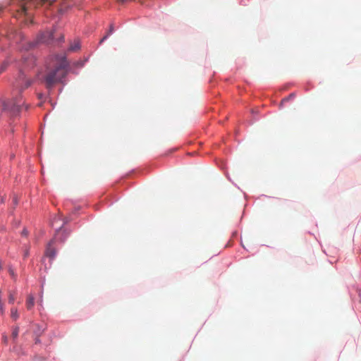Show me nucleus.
Returning <instances> with one entry per match:
<instances>
[{
	"mask_svg": "<svg viewBox=\"0 0 361 361\" xmlns=\"http://www.w3.org/2000/svg\"><path fill=\"white\" fill-rule=\"evenodd\" d=\"M54 68L48 69L44 77L47 88H51L57 82H61L68 71V62L64 56H56L53 61Z\"/></svg>",
	"mask_w": 361,
	"mask_h": 361,
	"instance_id": "obj_1",
	"label": "nucleus"
},
{
	"mask_svg": "<svg viewBox=\"0 0 361 361\" xmlns=\"http://www.w3.org/2000/svg\"><path fill=\"white\" fill-rule=\"evenodd\" d=\"M23 106L25 109H28V105L25 104V102L22 101L21 95L15 98L13 101H5L0 99V111L6 112L11 116L18 115Z\"/></svg>",
	"mask_w": 361,
	"mask_h": 361,
	"instance_id": "obj_2",
	"label": "nucleus"
},
{
	"mask_svg": "<svg viewBox=\"0 0 361 361\" xmlns=\"http://www.w3.org/2000/svg\"><path fill=\"white\" fill-rule=\"evenodd\" d=\"M68 233L66 231L65 229H63L61 227H60L56 232L55 238L47 244L44 255L49 257L51 260H53L56 256V250L54 247V243L56 240L61 242H63L68 236Z\"/></svg>",
	"mask_w": 361,
	"mask_h": 361,
	"instance_id": "obj_3",
	"label": "nucleus"
},
{
	"mask_svg": "<svg viewBox=\"0 0 361 361\" xmlns=\"http://www.w3.org/2000/svg\"><path fill=\"white\" fill-rule=\"evenodd\" d=\"M54 34L51 31L42 32L38 36V41L42 43H49L53 39Z\"/></svg>",
	"mask_w": 361,
	"mask_h": 361,
	"instance_id": "obj_4",
	"label": "nucleus"
},
{
	"mask_svg": "<svg viewBox=\"0 0 361 361\" xmlns=\"http://www.w3.org/2000/svg\"><path fill=\"white\" fill-rule=\"evenodd\" d=\"M35 305V299L34 297L31 295L27 296V300H26V307L27 310H31Z\"/></svg>",
	"mask_w": 361,
	"mask_h": 361,
	"instance_id": "obj_5",
	"label": "nucleus"
},
{
	"mask_svg": "<svg viewBox=\"0 0 361 361\" xmlns=\"http://www.w3.org/2000/svg\"><path fill=\"white\" fill-rule=\"evenodd\" d=\"M80 45L79 41H75L73 44H71L69 47V51H75L80 49Z\"/></svg>",
	"mask_w": 361,
	"mask_h": 361,
	"instance_id": "obj_6",
	"label": "nucleus"
},
{
	"mask_svg": "<svg viewBox=\"0 0 361 361\" xmlns=\"http://www.w3.org/2000/svg\"><path fill=\"white\" fill-rule=\"evenodd\" d=\"M31 84V82L29 80H26L24 84V86H23V84L20 82V81H18V84L16 85L18 88H19L20 90L23 89L27 88L29 87Z\"/></svg>",
	"mask_w": 361,
	"mask_h": 361,
	"instance_id": "obj_7",
	"label": "nucleus"
},
{
	"mask_svg": "<svg viewBox=\"0 0 361 361\" xmlns=\"http://www.w3.org/2000/svg\"><path fill=\"white\" fill-rule=\"evenodd\" d=\"M11 317L13 319L16 320L18 319L19 315L16 308H12L11 310Z\"/></svg>",
	"mask_w": 361,
	"mask_h": 361,
	"instance_id": "obj_8",
	"label": "nucleus"
},
{
	"mask_svg": "<svg viewBox=\"0 0 361 361\" xmlns=\"http://www.w3.org/2000/svg\"><path fill=\"white\" fill-rule=\"evenodd\" d=\"M27 60H28V61H30L31 62V66H34V63H35L34 57L32 56L29 55L27 56V58L24 61V63H25V68L27 67H27L30 66V63H27V61H26Z\"/></svg>",
	"mask_w": 361,
	"mask_h": 361,
	"instance_id": "obj_9",
	"label": "nucleus"
},
{
	"mask_svg": "<svg viewBox=\"0 0 361 361\" xmlns=\"http://www.w3.org/2000/svg\"><path fill=\"white\" fill-rule=\"evenodd\" d=\"M114 30V25H111L108 33L100 40V43H102L105 39H106L109 35H111Z\"/></svg>",
	"mask_w": 361,
	"mask_h": 361,
	"instance_id": "obj_10",
	"label": "nucleus"
},
{
	"mask_svg": "<svg viewBox=\"0 0 361 361\" xmlns=\"http://www.w3.org/2000/svg\"><path fill=\"white\" fill-rule=\"evenodd\" d=\"M18 333H19V328L18 326H16L15 328H13V331H12V338L13 341H15L18 336Z\"/></svg>",
	"mask_w": 361,
	"mask_h": 361,
	"instance_id": "obj_11",
	"label": "nucleus"
},
{
	"mask_svg": "<svg viewBox=\"0 0 361 361\" xmlns=\"http://www.w3.org/2000/svg\"><path fill=\"white\" fill-rule=\"evenodd\" d=\"M16 298V293L15 292H9L8 294V302L9 303H13Z\"/></svg>",
	"mask_w": 361,
	"mask_h": 361,
	"instance_id": "obj_12",
	"label": "nucleus"
},
{
	"mask_svg": "<svg viewBox=\"0 0 361 361\" xmlns=\"http://www.w3.org/2000/svg\"><path fill=\"white\" fill-rule=\"evenodd\" d=\"M68 8V6H66V4H63L61 7L59 9V13L63 14Z\"/></svg>",
	"mask_w": 361,
	"mask_h": 361,
	"instance_id": "obj_13",
	"label": "nucleus"
},
{
	"mask_svg": "<svg viewBox=\"0 0 361 361\" xmlns=\"http://www.w3.org/2000/svg\"><path fill=\"white\" fill-rule=\"evenodd\" d=\"M8 63L6 62H4L1 66H0V73L4 71V70L6 68Z\"/></svg>",
	"mask_w": 361,
	"mask_h": 361,
	"instance_id": "obj_14",
	"label": "nucleus"
},
{
	"mask_svg": "<svg viewBox=\"0 0 361 361\" xmlns=\"http://www.w3.org/2000/svg\"><path fill=\"white\" fill-rule=\"evenodd\" d=\"M293 97V94H290L288 97H286V98L283 99L281 102V105H282L284 102L290 100V99H292Z\"/></svg>",
	"mask_w": 361,
	"mask_h": 361,
	"instance_id": "obj_15",
	"label": "nucleus"
},
{
	"mask_svg": "<svg viewBox=\"0 0 361 361\" xmlns=\"http://www.w3.org/2000/svg\"><path fill=\"white\" fill-rule=\"evenodd\" d=\"M293 97V94H290L288 97H286V98L283 99L281 102V105H282L284 102L290 100V99H292Z\"/></svg>",
	"mask_w": 361,
	"mask_h": 361,
	"instance_id": "obj_16",
	"label": "nucleus"
},
{
	"mask_svg": "<svg viewBox=\"0 0 361 361\" xmlns=\"http://www.w3.org/2000/svg\"><path fill=\"white\" fill-rule=\"evenodd\" d=\"M293 97V94H290L288 97H286V98L283 99L281 102V105H282L284 102L290 100V99H292Z\"/></svg>",
	"mask_w": 361,
	"mask_h": 361,
	"instance_id": "obj_17",
	"label": "nucleus"
},
{
	"mask_svg": "<svg viewBox=\"0 0 361 361\" xmlns=\"http://www.w3.org/2000/svg\"><path fill=\"white\" fill-rule=\"evenodd\" d=\"M4 312V303L0 302V314H3Z\"/></svg>",
	"mask_w": 361,
	"mask_h": 361,
	"instance_id": "obj_18",
	"label": "nucleus"
},
{
	"mask_svg": "<svg viewBox=\"0 0 361 361\" xmlns=\"http://www.w3.org/2000/svg\"><path fill=\"white\" fill-rule=\"evenodd\" d=\"M2 340H3V342L6 344L8 343V336L6 334H4L2 336Z\"/></svg>",
	"mask_w": 361,
	"mask_h": 361,
	"instance_id": "obj_19",
	"label": "nucleus"
},
{
	"mask_svg": "<svg viewBox=\"0 0 361 361\" xmlns=\"http://www.w3.org/2000/svg\"><path fill=\"white\" fill-rule=\"evenodd\" d=\"M21 235L23 236H27L28 235V231L27 229L24 228L22 232H21Z\"/></svg>",
	"mask_w": 361,
	"mask_h": 361,
	"instance_id": "obj_20",
	"label": "nucleus"
},
{
	"mask_svg": "<svg viewBox=\"0 0 361 361\" xmlns=\"http://www.w3.org/2000/svg\"><path fill=\"white\" fill-rule=\"evenodd\" d=\"M28 255H29V250L27 249V250H25V252H24V255H23V257H24V258H26Z\"/></svg>",
	"mask_w": 361,
	"mask_h": 361,
	"instance_id": "obj_21",
	"label": "nucleus"
},
{
	"mask_svg": "<svg viewBox=\"0 0 361 361\" xmlns=\"http://www.w3.org/2000/svg\"><path fill=\"white\" fill-rule=\"evenodd\" d=\"M9 273H10V274H11V276H14V272H13V271L12 269H10V270H9Z\"/></svg>",
	"mask_w": 361,
	"mask_h": 361,
	"instance_id": "obj_22",
	"label": "nucleus"
},
{
	"mask_svg": "<svg viewBox=\"0 0 361 361\" xmlns=\"http://www.w3.org/2000/svg\"><path fill=\"white\" fill-rule=\"evenodd\" d=\"M40 1H42V3H43V4H44V3L47 2L49 0H40Z\"/></svg>",
	"mask_w": 361,
	"mask_h": 361,
	"instance_id": "obj_23",
	"label": "nucleus"
},
{
	"mask_svg": "<svg viewBox=\"0 0 361 361\" xmlns=\"http://www.w3.org/2000/svg\"><path fill=\"white\" fill-rule=\"evenodd\" d=\"M2 269V263H1V261L0 260V270Z\"/></svg>",
	"mask_w": 361,
	"mask_h": 361,
	"instance_id": "obj_24",
	"label": "nucleus"
},
{
	"mask_svg": "<svg viewBox=\"0 0 361 361\" xmlns=\"http://www.w3.org/2000/svg\"><path fill=\"white\" fill-rule=\"evenodd\" d=\"M39 343V339L37 338L36 341H35V343Z\"/></svg>",
	"mask_w": 361,
	"mask_h": 361,
	"instance_id": "obj_25",
	"label": "nucleus"
}]
</instances>
